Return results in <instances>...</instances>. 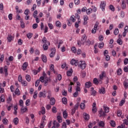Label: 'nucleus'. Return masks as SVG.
<instances>
[{
    "label": "nucleus",
    "instance_id": "nucleus-21",
    "mask_svg": "<svg viewBox=\"0 0 128 128\" xmlns=\"http://www.w3.org/2000/svg\"><path fill=\"white\" fill-rule=\"evenodd\" d=\"M46 74H44V76H40V78L39 80H40V82H44V79L46 80Z\"/></svg>",
    "mask_w": 128,
    "mask_h": 128
},
{
    "label": "nucleus",
    "instance_id": "nucleus-27",
    "mask_svg": "<svg viewBox=\"0 0 128 128\" xmlns=\"http://www.w3.org/2000/svg\"><path fill=\"white\" fill-rule=\"evenodd\" d=\"M26 80H27V82H30L32 80V77H30V76L29 74H26Z\"/></svg>",
    "mask_w": 128,
    "mask_h": 128
},
{
    "label": "nucleus",
    "instance_id": "nucleus-4",
    "mask_svg": "<svg viewBox=\"0 0 128 128\" xmlns=\"http://www.w3.org/2000/svg\"><path fill=\"white\" fill-rule=\"evenodd\" d=\"M106 6V2L104 1H102L100 4V8H102V12H104Z\"/></svg>",
    "mask_w": 128,
    "mask_h": 128
},
{
    "label": "nucleus",
    "instance_id": "nucleus-17",
    "mask_svg": "<svg viewBox=\"0 0 128 128\" xmlns=\"http://www.w3.org/2000/svg\"><path fill=\"white\" fill-rule=\"evenodd\" d=\"M39 98H46V93L44 92H40L38 94Z\"/></svg>",
    "mask_w": 128,
    "mask_h": 128
},
{
    "label": "nucleus",
    "instance_id": "nucleus-45",
    "mask_svg": "<svg viewBox=\"0 0 128 128\" xmlns=\"http://www.w3.org/2000/svg\"><path fill=\"white\" fill-rule=\"evenodd\" d=\"M57 120L58 122H62V116H57Z\"/></svg>",
    "mask_w": 128,
    "mask_h": 128
},
{
    "label": "nucleus",
    "instance_id": "nucleus-48",
    "mask_svg": "<svg viewBox=\"0 0 128 128\" xmlns=\"http://www.w3.org/2000/svg\"><path fill=\"white\" fill-rule=\"evenodd\" d=\"M124 22H121L120 24L118 25V28H124Z\"/></svg>",
    "mask_w": 128,
    "mask_h": 128
},
{
    "label": "nucleus",
    "instance_id": "nucleus-22",
    "mask_svg": "<svg viewBox=\"0 0 128 128\" xmlns=\"http://www.w3.org/2000/svg\"><path fill=\"white\" fill-rule=\"evenodd\" d=\"M50 82V78H45V80L44 81V86H48V82Z\"/></svg>",
    "mask_w": 128,
    "mask_h": 128
},
{
    "label": "nucleus",
    "instance_id": "nucleus-60",
    "mask_svg": "<svg viewBox=\"0 0 128 128\" xmlns=\"http://www.w3.org/2000/svg\"><path fill=\"white\" fill-rule=\"evenodd\" d=\"M124 16H126V14H124V12L121 11V12H120L121 18H124Z\"/></svg>",
    "mask_w": 128,
    "mask_h": 128
},
{
    "label": "nucleus",
    "instance_id": "nucleus-61",
    "mask_svg": "<svg viewBox=\"0 0 128 128\" xmlns=\"http://www.w3.org/2000/svg\"><path fill=\"white\" fill-rule=\"evenodd\" d=\"M26 16H28V14H30V10L28 9H26L24 12Z\"/></svg>",
    "mask_w": 128,
    "mask_h": 128
},
{
    "label": "nucleus",
    "instance_id": "nucleus-20",
    "mask_svg": "<svg viewBox=\"0 0 128 128\" xmlns=\"http://www.w3.org/2000/svg\"><path fill=\"white\" fill-rule=\"evenodd\" d=\"M94 41L90 42L89 40L86 41V46H90V44H94Z\"/></svg>",
    "mask_w": 128,
    "mask_h": 128
},
{
    "label": "nucleus",
    "instance_id": "nucleus-63",
    "mask_svg": "<svg viewBox=\"0 0 128 128\" xmlns=\"http://www.w3.org/2000/svg\"><path fill=\"white\" fill-rule=\"evenodd\" d=\"M26 36L28 38H32V33H28Z\"/></svg>",
    "mask_w": 128,
    "mask_h": 128
},
{
    "label": "nucleus",
    "instance_id": "nucleus-9",
    "mask_svg": "<svg viewBox=\"0 0 128 128\" xmlns=\"http://www.w3.org/2000/svg\"><path fill=\"white\" fill-rule=\"evenodd\" d=\"M14 38V37L10 34H8L7 40L8 42H10Z\"/></svg>",
    "mask_w": 128,
    "mask_h": 128
},
{
    "label": "nucleus",
    "instance_id": "nucleus-2",
    "mask_svg": "<svg viewBox=\"0 0 128 128\" xmlns=\"http://www.w3.org/2000/svg\"><path fill=\"white\" fill-rule=\"evenodd\" d=\"M78 66L82 68V70H84L86 68V64L84 61H80L78 63Z\"/></svg>",
    "mask_w": 128,
    "mask_h": 128
},
{
    "label": "nucleus",
    "instance_id": "nucleus-58",
    "mask_svg": "<svg viewBox=\"0 0 128 128\" xmlns=\"http://www.w3.org/2000/svg\"><path fill=\"white\" fill-rule=\"evenodd\" d=\"M63 42H62V40H59V43L58 46V48H60V45L62 44Z\"/></svg>",
    "mask_w": 128,
    "mask_h": 128
},
{
    "label": "nucleus",
    "instance_id": "nucleus-25",
    "mask_svg": "<svg viewBox=\"0 0 128 128\" xmlns=\"http://www.w3.org/2000/svg\"><path fill=\"white\" fill-rule=\"evenodd\" d=\"M50 104L52 106H54L56 104V100L54 98H50Z\"/></svg>",
    "mask_w": 128,
    "mask_h": 128
},
{
    "label": "nucleus",
    "instance_id": "nucleus-64",
    "mask_svg": "<svg viewBox=\"0 0 128 128\" xmlns=\"http://www.w3.org/2000/svg\"><path fill=\"white\" fill-rule=\"evenodd\" d=\"M48 26L50 28V30H53L54 28V25L52 24H48Z\"/></svg>",
    "mask_w": 128,
    "mask_h": 128
},
{
    "label": "nucleus",
    "instance_id": "nucleus-37",
    "mask_svg": "<svg viewBox=\"0 0 128 128\" xmlns=\"http://www.w3.org/2000/svg\"><path fill=\"white\" fill-rule=\"evenodd\" d=\"M98 126L100 128H104V122L103 121H100L98 123Z\"/></svg>",
    "mask_w": 128,
    "mask_h": 128
},
{
    "label": "nucleus",
    "instance_id": "nucleus-35",
    "mask_svg": "<svg viewBox=\"0 0 128 128\" xmlns=\"http://www.w3.org/2000/svg\"><path fill=\"white\" fill-rule=\"evenodd\" d=\"M53 124L54 126H56V128H60V123L58 122L56 120L54 121Z\"/></svg>",
    "mask_w": 128,
    "mask_h": 128
},
{
    "label": "nucleus",
    "instance_id": "nucleus-23",
    "mask_svg": "<svg viewBox=\"0 0 128 128\" xmlns=\"http://www.w3.org/2000/svg\"><path fill=\"white\" fill-rule=\"evenodd\" d=\"M92 86V82H86L85 84L86 88H90V86Z\"/></svg>",
    "mask_w": 128,
    "mask_h": 128
},
{
    "label": "nucleus",
    "instance_id": "nucleus-38",
    "mask_svg": "<svg viewBox=\"0 0 128 128\" xmlns=\"http://www.w3.org/2000/svg\"><path fill=\"white\" fill-rule=\"evenodd\" d=\"M23 86H28V82L24 80H23L21 82Z\"/></svg>",
    "mask_w": 128,
    "mask_h": 128
},
{
    "label": "nucleus",
    "instance_id": "nucleus-50",
    "mask_svg": "<svg viewBox=\"0 0 128 128\" xmlns=\"http://www.w3.org/2000/svg\"><path fill=\"white\" fill-rule=\"evenodd\" d=\"M118 32H120L118 28L115 29L114 31V34H115V36H118Z\"/></svg>",
    "mask_w": 128,
    "mask_h": 128
},
{
    "label": "nucleus",
    "instance_id": "nucleus-47",
    "mask_svg": "<svg viewBox=\"0 0 128 128\" xmlns=\"http://www.w3.org/2000/svg\"><path fill=\"white\" fill-rule=\"evenodd\" d=\"M22 80V75L20 74L18 76V81L19 82H21L23 81Z\"/></svg>",
    "mask_w": 128,
    "mask_h": 128
},
{
    "label": "nucleus",
    "instance_id": "nucleus-24",
    "mask_svg": "<svg viewBox=\"0 0 128 128\" xmlns=\"http://www.w3.org/2000/svg\"><path fill=\"white\" fill-rule=\"evenodd\" d=\"M84 24H88V16H84Z\"/></svg>",
    "mask_w": 128,
    "mask_h": 128
},
{
    "label": "nucleus",
    "instance_id": "nucleus-5",
    "mask_svg": "<svg viewBox=\"0 0 128 128\" xmlns=\"http://www.w3.org/2000/svg\"><path fill=\"white\" fill-rule=\"evenodd\" d=\"M70 64H72V66H76L78 64V60L72 59L70 61Z\"/></svg>",
    "mask_w": 128,
    "mask_h": 128
},
{
    "label": "nucleus",
    "instance_id": "nucleus-19",
    "mask_svg": "<svg viewBox=\"0 0 128 128\" xmlns=\"http://www.w3.org/2000/svg\"><path fill=\"white\" fill-rule=\"evenodd\" d=\"M28 62H25L22 65L23 70H26V68H28Z\"/></svg>",
    "mask_w": 128,
    "mask_h": 128
},
{
    "label": "nucleus",
    "instance_id": "nucleus-51",
    "mask_svg": "<svg viewBox=\"0 0 128 128\" xmlns=\"http://www.w3.org/2000/svg\"><path fill=\"white\" fill-rule=\"evenodd\" d=\"M40 82V80H38L35 82V86L38 87Z\"/></svg>",
    "mask_w": 128,
    "mask_h": 128
},
{
    "label": "nucleus",
    "instance_id": "nucleus-8",
    "mask_svg": "<svg viewBox=\"0 0 128 128\" xmlns=\"http://www.w3.org/2000/svg\"><path fill=\"white\" fill-rule=\"evenodd\" d=\"M98 92L100 94H106V88L104 87H102L99 88Z\"/></svg>",
    "mask_w": 128,
    "mask_h": 128
},
{
    "label": "nucleus",
    "instance_id": "nucleus-3",
    "mask_svg": "<svg viewBox=\"0 0 128 128\" xmlns=\"http://www.w3.org/2000/svg\"><path fill=\"white\" fill-rule=\"evenodd\" d=\"M76 18H78V22H76L75 23V26H76V28H78V24H80V15H78V14H76Z\"/></svg>",
    "mask_w": 128,
    "mask_h": 128
},
{
    "label": "nucleus",
    "instance_id": "nucleus-46",
    "mask_svg": "<svg viewBox=\"0 0 128 128\" xmlns=\"http://www.w3.org/2000/svg\"><path fill=\"white\" fill-rule=\"evenodd\" d=\"M4 92V88H2V84H0V94Z\"/></svg>",
    "mask_w": 128,
    "mask_h": 128
},
{
    "label": "nucleus",
    "instance_id": "nucleus-41",
    "mask_svg": "<svg viewBox=\"0 0 128 128\" xmlns=\"http://www.w3.org/2000/svg\"><path fill=\"white\" fill-rule=\"evenodd\" d=\"M14 122L16 126L18 124V118H16L14 119Z\"/></svg>",
    "mask_w": 128,
    "mask_h": 128
},
{
    "label": "nucleus",
    "instance_id": "nucleus-54",
    "mask_svg": "<svg viewBox=\"0 0 128 128\" xmlns=\"http://www.w3.org/2000/svg\"><path fill=\"white\" fill-rule=\"evenodd\" d=\"M38 10H36L33 14V16L34 18H38Z\"/></svg>",
    "mask_w": 128,
    "mask_h": 128
},
{
    "label": "nucleus",
    "instance_id": "nucleus-55",
    "mask_svg": "<svg viewBox=\"0 0 128 128\" xmlns=\"http://www.w3.org/2000/svg\"><path fill=\"white\" fill-rule=\"evenodd\" d=\"M63 116L64 118H68V113H66V111H64L63 112Z\"/></svg>",
    "mask_w": 128,
    "mask_h": 128
},
{
    "label": "nucleus",
    "instance_id": "nucleus-31",
    "mask_svg": "<svg viewBox=\"0 0 128 128\" xmlns=\"http://www.w3.org/2000/svg\"><path fill=\"white\" fill-rule=\"evenodd\" d=\"M110 124L111 126H112V128H116V122L114 120H111L110 122Z\"/></svg>",
    "mask_w": 128,
    "mask_h": 128
},
{
    "label": "nucleus",
    "instance_id": "nucleus-62",
    "mask_svg": "<svg viewBox=\"0 0 128 128\" xmlns=\"http://www.w3.org/2000/svg\"><path fill=\"white\" fill-rule=\"evenodd\" d=\"M12 98L11 96H9L8 98L7 99V104H10V102H12Z\"/></svg>",
    "mask_w": 128,
    "mask_h": 128
},
{
    "label": "nucleus",
    "instance_id": "nucleus-52",
    "mask_svg": "<svg viewBox=\"0 0 128 128\" xmlns=\"http://www.w3.org/2000/svg\"><path fill=\"white\" fill-rule=\"evenodd\" d=\"M122 110H117V115L118 116H122Z\"/></svg>",
    "mask_w": 128,
    "mask_h": 128
},
{
    "label": "nucleus",
    "instance_id": "nucleus-11",
    "mask_svg": "<svg viewBox=\"0 0 128 128\" xmlns=\"http://www.w3.org/2000/svg\"><path fill=\"white\" fill-rule=\"evenodd\" d=\"M98 112L100 118H102V116H106V113L104 112L102 109H100Z\"/></svg>",
    "mask_w": 128,
    "mask_h": 128
},
{
    "label": "nucleus",
    "instance_id": "nucleus-26",
    "mask_svg": "<svg viewBox=\"0 0 128 128\" xmlns=\"http://www.w3.org/2000/svg\"><path fill=\"white\" fill-rule=\"evenodd\" d=\"M28 110V106H25L24 108L22 107L21 108V112L22 114H24Z\"/></svg>",
    "mask_w": 128,
    "mask_h": 128
},
{
    "label": "nucleus",
    "instance_id": "nucleus-32",
    "mask_svg": "<svg viewBox=\"0 0 128 128\" xmlns=\"http://www.w3.org/2000/svg\"><path fill=\"white\" fill-rule=\"evenodd\" d=\"M124 88H128V80H125L124 82Z\"/></svg>",
    "mask_w": 128,
    "mask_h": 128
},
{
    "label": "nucleus",
    "instance_id": "nucleus-34",
    "mask_svg": "<svg viewBox=\"0 0 128 128\" xmlns=\"http://www.w3.org/2000/svg\"><path fill=\"white\" fill-rule=\"evenodd\" d=\"M125 103H126V99H122L120 102V103L119 104L120 106H122Z\"/></svg>",
    "mask_w": 128,
    "mask_h": 128
},
{
    "label": "nucleus",
    "instance_id": "nucleus-28",
    "mask_svg": "<svg viewBox=\"0 0 128 128\" xmlns=\"http://www.w3.org/2000/svg\"><path fill=\"white\" fill-rule=\"evenodd\" d=\"M0 100L2 102H4L6 100V97L4 96V94H2L1 95L0 97Z\"/></svg>",
    "mask_w": 128,
    "mask_h": 128
},
{
    "label": "nucleus",
    "instance_id": "nucleus-15",
    "mask_svg": "<svg viewBox=\"0 0 128 128\" xmlns=\"http://www.w3.org/2000/svg\"><path fill=\"white\" fill-rule=\"evenodd\" d=\"M46 114V108L44 107H42L41 111L39 112V114Z\"/></svg>",
    "mask_w": 128,
    "mask_h": 128
},
{
    "label": "nucleus",
    "instance_id": "nucleus-18",
    "mask_svg": "<svg viewBox=\"0 0 128 128\" xmlns=\"http://www.w3.org/2000/svg\"><path fill=\"white\" fill-rule=\"evenodd\" d=\"M84 118L85 120H90V115H88L86 113H84Z\"/></svg>",
    "mask_w": 128,
    "mask_h": 128
},
{
    "label": "nucleus",
    "instance_id": "nucleus-33",
    "mask_svg": "<svg viewBox=\"0 0 128 128\" xmlns=\"http://www.w3.org/2000/svg\"><path fill=\"white\" fill-rule=\"evenodd\" d=\"M48 44H44L43 45V48L44 50H48Z\"/></svg>",
    "mask_w": 128,
    "mask_h": 128
},
{
    "label": "nucleus",
    "instance_id": "nucleus-36",
    "mask_svg": "<svg viewBox=\"0 0 128 128\" xmlns=\"http://www.w3.org/2000/svg\"><path fill=\"white\" fill-rule=\"evenodd\" d=\"M16 14H21V12H22V10H18V6H16Z\"/></svg>",
    "mask_w": 128,
    "mask_h": 128
},
{
    "label": "nucleus",
    "instance_id": "nucleus-40",
    "mask_svg": "<svg viewBox=\"0 0 128 128\" xmlns=\"http://www.w3.org/2000/svg\"><path fill=\"white\" fill-rule=\"evenodd\" d=\"M86 12L87 14H90L92 12V8H88L86 10Z\"/></svg>",
    "mask_w": 128,
    "mask_h": 128
},
{
    "label": "nucleus",
    "instance_id": "nucleus-43",
    "mask_svg": "<svg viewBox=\"0 0 128 128\" xmlns=\"http://www.w3.org/2000/svg\"><path fill=\"white\" fill-rule=\"evenodd\" d=\"M15 94H16V96H20V92L18 88H16Z\"/></svg>",
    "mask_w": 128,
    "mask_h": 128
},
{
    "label": "nucleus",
    "instance_id": "nucleus-57",
    "mask_svg": "<svg viewBox=\"0 0 128 128\" xmlns=\"http://www.w3.org/2000/svg\"><path fill=\"white\" fill-rule=\"evenodd\" d=\"M98 24H98V22H96V24H94V30H98Z\"/></svg>",
    "mask_w": 128,
    "mask_h": 128
},
{
    "label": "nucleus",
    "instance_id": "nucleus-59",
    "mask_svg": "<svg viewBox=\"0 0 128 128\" xmlns=\"http://www.w3.org/2000/svg\"><path fill=\"white\" fill-rule=\"evenodd\" d=\"M117 43L120 46H122V40L120 38H118L117 40Z\"/></svg>",
    "mask_w": 128,
    "mask_h": 128
},
{
    "label": "nucleus",
    "instance_id": "nucleus-1",
    "mask_svg": "<svg viewBox=\"0 0 128 128\" xmlns=\"http://www.w3.org/2000/svg\"><path fill=\"white\" fill-rule=\"evenodd\" d=\"M4 72L5 73L6 76L8 75V66H4V68H0V74H2Z\"/></svg>",
    "mask_w": 128,
    "mask_h": 128
},
{
    "label": "nucleus",
    "instance_id": "nucleus-44",
    "mask_svg": "<svg viewBox=\"0 0 128 128\" xmlns=\"http://www.w3.org/2000/svg\"><path fill=\"white\" fill-rule=\"evenodd\" d=\"M34 54L36 56H40V50H38L36 49L34 50Z\"/></svg>",
    "mask_w": 128,
    "mask_h": 128
},
{
    "label": "nucleus",
    "instance_id": "nucleus-12",
    "mask_svg": "<svg viewBox=\"0 0 128 128\" xmlns=\"http://www.w3.org/2000/svg\"><path fill=\"white\" fill-rule=\"evenodd\" d=\"M121 8H122V10H126V2H124V0H122V1Z\"/></svg>",
    "mask_w": 128,
    "mask_h": 128
},
{
    "label": "nucleus",
    "instance_id": "nucleus-16",
    "mask_svg": "<svg viewBox=\"0 0 128 128\" xmlns=\"http://www.w3.org/2000/svg\"><path fill=\"white\" fill-rule=\"evenodd\" d=\"M93 82L94 84H102V82H100V80H98L96 78H94L93 80Z\"/></svg>",
    "mask_w": 128,
    "mask_h": 128
},
{
    "label": "nucleus",
    "instance_id": "nucleus-39",
    "mask_svg": "<svg viewBox=\"0 0 128 128\" xmlns=\"http://www.w3.org/2000/svg\"><path fill=\"white\" fill-rule=\"evenodd\" d=\"M62 102L64 104H68V99H66V98H62Z\"/></svg>",
    "mask_w": 128,
    "mask_h": 128
},
{
    "label": "nucleus",
    "instance_id": "nucleus-53",
    "mask_svg": "<svg viewBox=\"0 0 128 128\" xmlns=\"http://www.w3.org/2000/svg\"><path fill=\"white\" fill-rule=\"evenodd\" d=\"M104 42H102L100 43L98 45L99 48H104Z\"/></svg>",
    "mask_w": 128,
    "mask_h": 128
},
{
    "label": "nucleus",
    "instance_id": "nucleus-42",
    "mask_svg": "<svg viewBox=\"0 0 128 128\" xmlns=\"http://www.w3.org/2000/svg\"><path fill=\"white\" fill-rule=\"evenodd\" d=\"M2 122L4 124H8V119H6V118H4L2 120Z\"/></svg>",
    "mask_w": 128,
    "mask_h": 128
},
{
    "label": "nucleus",
    "instance_id": "nucleus-56",
    "mask_svg": "<svg viewBox=\"0 0 128 128\" xmlns=\"http://www.w3.org/2000/svg\"><path fill=\"white\" fill-rule=\"evenodd\" d=\"M122 68H119L118 69V71H117V73L118 76H120V74H122Z\"/></svg>",
    "mask_w": 128,
    "mask_h": 128
},
{
    "label": "nucleus",
    "instance_id": "nucleus-30",
    "mask_svg": "<svg viewBox=\"0 0 128 128\" xmlns=\"http://www.w3.org/2000/svg\"><path fill=\"white\" fill-rule=\"evenodd\" d=\"M50 70L51 72H53L54 74H56V71L54 70V64H50Z\"/></svg>",
    "mask_w": 128,
    "mask_h": 128
},
{
    "label": "nucleus",
    "instance_id": "nucleus-13",
    "mask_svg": "<svg viewBox=\"0 0 128 128\" xmlns=\"http://www.w3.org/2000/svg\"><path fill=\"white\" fill-rule=\"evenodd\" d=\"M104 72H102L101 74L100 75V79L99 82H101V84H102V80H104Z\"/></svg>",
    "mask_w": 128,
    "mask_h": 128
},
{
    "label": "nucleus",
    "instance_id": "nucleus-6",
    "mask_svg": "<svg viewBox=\"0 0 128 128\" xmlns=\"http://www.w3.org/2000/svg\"><path fill=\"white\" fill-rule=\"evenodd\" d=\"M86 35L85 34H84L82 36V38L81 39V42H82V44L84 45V43L86 42Z\"/></svg>",
    "mask_w": 128,
    "mask_h": 128
},
{
    "label": "nucleus",
    "instance_id": "nucleus-10",
    "mask_svg": "<svg viewBox=\"0 0 128 128\" xmlns=\"http://www.w3.org/2000/svg\"><path fill=\"white\" fill-rule=\"evenodd\" d=\"M41 59L43 62H48V58H46V56L44 54L41 56Z\"/></svg>",
    "mask_w": 128,
    "mask_h": 128
},
{
    "label": "nucleus",
    "instance_id": "nucleus-14",
    "mask_svg": "<svg viewBox=\"0 0 128 128\" xmlns=\"http://www.w3.org/2000/svg\"><path fill=\"white\" fill-rule=\"evenodd\" d=\"M86 102V100H84L83 102H82L80 104V108L81 110H84L86 108V104H84Z\"/></svg>",
    "mask_w": 128,
    "mask_h": 128
},
{
    "label": "nucleus",
    "instance_id": "nucleus-49",
    "mask_svg": "<svg viewBox=\"0 0 128 128\" xmlns=\"http://www.w3.org/2000/svg\"><path fill=\"white\" fill-rule=\"evenodd\" d=\"M56 26L60 28V26H62V23L60 21H57L56 22Z\"/></svg>",
    "mask_w": 128,
    "mask_h": 128
},
{
    "label": "nucleus",
    "instance_id": "nucleus-29",
    "mask_svg": "<svg viewBox=\"0 0 128 128\" xmlns=\"http://www.w3.org/2000/svg\"><path fill=\"white\" fill-rule=\"evenodd\" d=\"M70 86V88H68V92H72V86H74V83L72 82H70V84H69Z\"/></svg>",
    "mask_w": 128,
    "mask_h": 128
},
{
    "label": "nucleus",
    "instance_id": "nucleus-7",
    "mask_svg": "<svg viewBox=\"0 0 128 128\" xmlns=\"http://www.w3.org/2000/svg\"><path fill=\"white\" fill-rule=\"evenodd\" d=\"M42 44H48V46H50V43L48 41V39H46V37H44L42 38Z\"/></svg>",
    "mask_w": 128,
    "mask_h": 128
}]
</instances>
